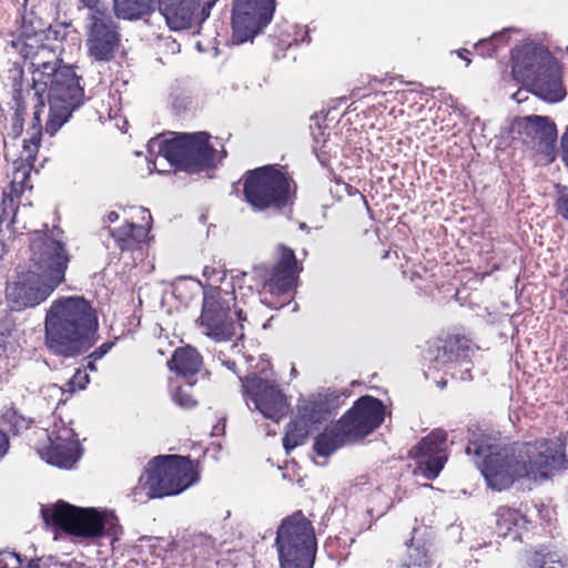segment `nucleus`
<instances>
[{
    "label": "nucleus",
    "instance_id": "f3484780",
    "mask_svg": "<svg viewBox=\"0 0 568 568\" xmlns=\"http://www.w3.org/2000/svg\"><path fill=\"white\" fill-rule=\"evenodd\" d=\"M447 436L442 429L433 430L412 452L417 459L418 469L428 478L434 479L443 469L446 460Z\"/></svg>",
    "mask_w": 568,
    "mask_h": 568
},
{
    "label": "nucleus",
    "instance_id": "7ed1b4c3",
    "mask_svg": "<svg viewBox=\"0 0 568 568\" xmlns=\"http://www.w3.org/2000/svg\"><path fill=\"white\" fill-rule=\"evenodd\" d=\"M28 264L7 286V302L14 311L34 307L44 302L64 281L70 261L61 240L36 231L30 237Z\"/></svg>",
    "mask_w": 568,
    "mask_h": 568
},
{
    "label": "nucleus",
    "instance_id": "c03bdc74",
    "mask_svg": "<svg viewBox=\"0 0 568 568\" xmlns=\"http://www.w3.org/2000/svg\"><path fill=\"white\" fill-rule=\"evenodd\" d=\"M217 0H209L206 1L202 7H205L206 10L210 12L211 8L214 6V3L216 2Z\"/></svg>",
    "mask_w": 568,
    "mask_h": 568
},
{
    "label": "nucleus",
    "instance_id": "1a4fd4ad",
    "mask_svg": "<svg viewBox=\"0 0 568 568\" xmlns=\"http://www.w3.org/2000/svg\"><path fill=\"white\" fill-rule=\"evenodd\" d=\"M276 544L282 568H313L315 537L310 523L301 515L280 526Z\"/></svg>",
    "mask_w": 568,
    "mask_h": 568
},
{
    "label": "nucleus",
    "instance_id": "2f4dec72",
    "mask_svg": "<svg viewBox=\"0 0 568 568\" xmlns=\"http://www.w3.org/2000/svg\"><path fill=\"white\" fill-rule=\"evenodd\" d=\"M17 329L13 327V324L10 321L1 324L0 327V346H3L6 349H13L17 344Z\"/></svg>",
    "mask_w": 568,
    "mask_h": 568
},
{
    "label": "nucleus",
    "instance_id": "79ce46f5",
    "mask_svg": "<svg viewBox=\"0 0 568 568\" xmlns=\"http://www.w3.org/2000/svg\"><path fill=\"white\" fill-rule=\"evenodd\" d=\"M468 51L466 49H462V50H458L457 51V54L460 59H464L466 61V64L469 65L470 63V59H468L465 53H467Z\"/></svg>",
    "mask_w": 568,
    "mask_h": 568
},
{
    "label": "nucleus",
    "instance_id": "423d86ee",
    "mask_svg": "<svg viewBox=\"0 0 568 568\" xmlns=\"http://www.w3.org/2000/svg\"><path fill=\"white\" fill-rule=\"evenodd\" d=\"M148 153L155 156L154 161L149 160L153 165L149 168L150 171L160 173L166 171V165L185 171L202 170L212 165L217 158V152L209 142L205 132L185 133L172 140L151 139Z\"/></svg>",
    "mask_w": 568,
    "mask_h": 568
},
{
    "label": "nucleus",
    "instance_id": "a18cd8bd",
    "mask_svg": "<svg viewBox=\"0 0 568 568\" xmlns=\"http://www.w3.org/2000/svg\"><path fill=\"white\" fill-rule=\"evenodd\" d=\"M38 567V562L34 561V560H30L29 564H28V568H37Z\"/></svg>",
    "mask_w": 568,
    "mask_h": 568
},
{
    "label": "nucleus",
    "instance_id": "de8ad7c7",
    "mask_svg": "<svg viewBox=\"0 0 568 568\" xmlns=\"http://www.w3.org/2000/svg\"><path fill=\"white\" fill-rule=\"evenodd\" d=\"M18 214H19V213H16V214H14V216H13V221H12L13 223H16V222L18 221Z\"/></svg>",
    "mask_w": 568,
    "mask_h": 568
},
{
    "label": "nucleus",
    "instance_id": "8fccbe9b",
    "mask_svg": "<svg viewBox=\"0 0 568 568\" xmlns=\"http://www.w3.org/2000/svg\"><path fill=\"white\" fill-rule=\"evenodd\" d=\"M89 367H90L91 369H94V366H93V364H92V363H90V364H89Z\"/></svg>",
    "mask_w": 568,
    "mask_h": 568
},
{
    "label": "nucleus",
    "instance_id": "4c0bfd02",
    "mask_svg": "<svg viewBox=\"0 0 568 568\" xmlns=\"http://www.w3.org/2000/svg\"><path fill=\"white\" fill-rule=\"evenodd\" d=\"M561 148H562V160L565 161L566 165L568 166V129L564 133L561 138Z\"/></svg>",
    "mask_w": 568,
    "mask_h": 568
},
{
    "label": "nucleus",
    "instance_id": "6ab92c4d",
    "mask_svg": "<svg viewBox=\"0 0 568 568\" xmlns=\"http://www.w3.org/2000/svg\"><path fill=\"white\" fill-rule=\"evenodd\" d=\"M554 61L542 45L527 42L517 47L513 54V73L516 79L527 83Z\"/></svg>",
    "mask_w": 568,
    "mask_h": 568
},
{
    "label": "nucleus",
    "instance_id": "20e7f679",
    "mask_svg": "<svg viewBox=\"0 0 568 568\" xmlns=\"http://www.w3.org/2000/svg\"><path fill=\"white\" fill-rule=\"evenodd\" d=\"M97 328L95 313L84 297H59L45 313L44 344L54 354L73 357L94 344Z\"/></svg>",
    "mask_w": 568,
    "mask_h": 568
},
{
    "label": "nucleus",
    "instance_id": "f03ea898",
    "mask_svg": "<svg viewBox=\"0 0 568 568\" xmlns=\"http://www.w3.org/2000/svg\"><path fill=\"white\" fill-rule=\"evenodd\" d=\"M466 453L480 458L476 464L495 490L506 489L520 479H547L564 457L558 442L542 439L506 446L484 434L469 440Z\"/></svg>",
    "mask_w": 568,
    "mask_h": 568
},
{
    "label": "nucleus",
    "instance_id": "b1692460",
    "mask_svg": "<svg viewBox=\"0 0 568 568\" xmlns=\"http://www.w3.org/2000/svg\"><path fill=\"white\" fill-rule=\"evenodd\" d=\"M154 0H113L114 12L118 18L126 20L140 19L148 14Z\"/></svg>",
    "mask_w": 568,
    "mask_h": 568
},
{
    "label": "nucleus",
    "instance_id": "37998d69",
    "mask_svg": "<svg viewBox=\"0 0 568 568\" xmlns=\"http://www.w3.org/2000/svg\"><path fill=\"white\" fill-rule=\"evenodd\" d=\"M82 3H84L88 9H92V7L97 6L99 3V0H80Z\"/></svg>",
    "mask_w": 568,
    "mask_h": 568
},
{
    "label": "nucleus",
    "instance_id": "393cba45",
    "mask_svg": "<svg viewBox=\"0 0 568 568\" xmlns=\"http://www.w3.org/2000/svg\"><path fill=\"white\" fill-rule=\"evenodd\" d=\"M347 439L342 430L338 429V424L329 432L320 435L315 442V450L318 455L328 456L337 448L343 446Z\"/></svg>",
    "mask_w": 568,
    "mask_h": 568
},
{
    "label": "nucleus",
    "instance_id": "e433bc0d",
    "mask_svg": "<svg viewBox=\"0 0 568 568\" xmlns=\"http://www.w3.org/2000/svg\"><path fill=\"white\" fill-rule=\"evenodd\" d=\"M8 448H9V439L6 435V433H3L0 429V459L7 454Z\"/></svg>",
    "mask_w": 568,
    "mask_h": 568
},
{
    "label": "nucleus",
    "instance_id": "49530a36",
    "mask_svg": "<svg viewBox=\"0 0 568 568\" xmlns=\"http://www.w3.org/2000/svg\"><path fill=\"white\" fill-rule=\"evenodd\" d=\"M519 94H520V91L516 92V93L513 95V98H514L515 100H517L518 102H520V101H521V99L519 98Z\"/></svg>",
    "mask_w": 568,
    "mask_h": 568
},
{
    "label": "nucleus",
    "instance_id": "9d476101",
    "mask_svg": "<svg viewBox=\"0 0 568 568\" xmlns=\"http://www.w3.org/2000/svg\"><path fill=\"white\" fill-rule=\"evenodd\" d=\"M290 180L274 166L252 171L245 179L244 195L255 210L283 205L290 199Z\"/></svg>",
    "mask_w": 568,
    "mask_h": 568
},
{
    "label": "nucleus",
    "instance_id": "dca6fc26",
    "mask_svg": "<svg viewBox=\"0 0 568 568\" xmlns=\"http://www.w3.org/2000/svg\"><path fill=\"white\" fill-rule=\"evenodd\" d=\"M298 272L294 252L287 247H281L277 264L272 268H261L258 276L265 292L283 295L294 287Z\"/></svg>",
    "mask_w": 568,
    "mask_h": 568
},
{
    "label": "nucleus",
    "instance_id": "412c9836",
    "mask_svg": "<svg viewBox=\"0 0 568 568\" xmlns=\"http://www.w3.org/2000/svg\"><path fill=\"white\" fill-rule=\"evenodd\" d=\"M138 211L141 214V219L145 222L144 224L126 223L112 234L119 247L123 251L138 247L146 239L150 231L151 214L142 207Z\"/></svg>",
    "mask_w": 568,
    "mask_h": 568
},
{
    "label": "nucleus",
    "instance_id": "7c9ffc66",
    "mask_svg": "<svg viewBox=\"0 0 568 568\" xmlns=\"http://www.w3.org/2000/svg\"><path fill=\"white\" fill-rule=\"evenodd\" d=\"M531 568H565L564 564L555 554L536 552L531 558Z\"/></svg>",
    "mask_w": 568,
    "mask_h": 568
},
{
    "label": "nucleus",
    "instance_id": "f8f14e48",
    "mask_svg": "<svg viewBox=\"0 0 568 568\" xmlns=\"http://www.w3.org/2000/svg\"><path fill=\"white\" fill-rule=\"evenodd\" d=\"M275 9L274 0H235L233 3V42L252 40L266 27Z\"/></svg>",
    "mask_w": 568,
    "mask_h": 568
},
{
    "label": "nucleus",
    "instance_id": "c9c22d12",
    "mask_svg": "<svg viewBox=\"0 0 568 568\" xmlns=\"http://www.w3.org/2000/svg\"><path fill=\"white\" fill-rule=\"evenodd\" d=\"M89 383V376L81 371H77V373L73 375L72 379L69 382V386L71 387V390H74L75 386L79 389L84 388V386Z\"/></svg>",
    "mask_w": 568,
    "mask_h": 568
},
{
    "label": "nucleus",
    "instance_id": "c85d7f7f",
    "mask_svg": "<svg viewBox=\"0 0 568 568\" xmlns=\"http://www.w3.org/2000/svg\"><path fill=\"white\" fill-rule=\"evenodd\" d=\"M520 520V515L514 509L501 508L497 511L496 523L500 535L507 536L511 534Z\"/></svg>",
    "mask_w": 568,
    "mask_h": 568
},
{
    "label": "nucleus",
    "instance_id": "473e14b6",
    "mask_svg": "<svg viewBox=\"0 0 568 568\" xmlns=\"http://www.w3.org/2000/svg\"><path fill=\"white\" fill-rule=\"evenodd\" d=\"M0 568H22V559L16 552L1 551Z\"/></svg>",
    "mask_w": 568,
    "mask_h": 568
},
{
    "label": "nucleus",
    "instance_id": "58836bf2",
    "mask_svg": "<svg viewBox=\"0 0 568 568\" xmlns=\"http://www.w3.org/2000/svg\"><path fill=\"white\" fill-rule=\"evenodd\" d=\"M47 389H48V392L50 393L51 396L59 397V399H58L59 402L64 400L62 398V396L64 395V390H63L62 387H59L57 385H51Z\"/></svg>",
    "mask_w": 568,
    "mask_h": 568
},
{
    "label": "nucleus",
    "instance_id": "0eeeda50",
    "mask_svg": "<svg viewBox=\"0 0 568 568\" xmlns=\"http://www.w3.org/2000/svg\"><path fill=\"white\" fill-rule=\"evenodd\" d=\"M41 514L48 525L84 540L102 536L118 538L121 532L118 518L109 510L77 507L60 500L53 505L43 506Z\"/></svg>",
    "mask_w": 568,
    "mask_h": 568
},
{
    "label": "nucleus",
    "instance_id": "ea45409f",
    "mask_svg": "<svg viewBox=\"0 0 568 568\" xmlns=\"http://www.w3.org/2000/svg\"><path fill=\"white\" fill-rule=\"evenodd\" d=\"M13 130H14L16 136H18L20 134V132L22 131V121L18 114H16V116H14Z\"/></svg>",
    "mask_w": 568,
    "mask_h": 568
},
{
    "label": "nucleus",
    "instance_id": "bb28decb",
    "mask_svg": "<svg viewBox=\"0 0 568 568\" xmlns=\"http://www.w3.org/2000/svg\"><path fill=\"white\" fill-rule=\"evenodd\" d=\"M300 416L302 422H306L308 425H315L325 419L327 415L326 404L320 399H308L298 407Z\"/></svg>",
    "mask_w": 568,
    "mask_h": 568
},
{
    "label": "nucleus",
    "instance_id": "9b49d317",
    "mask_svg": "<svg viewBox=\"0 0 568 568\" xmlns=\"http://www.w3.org/2000/svg\"><path fill=\"white\" fill-rule=\"evenodd\" d=\"M243 394L248 408L260 412L264 417L278 422L288 410V403L278 388V386L270 379L268 375L264 377L256 374L247 375L242 379Z\"/></svg>",
    "mask_w": 568,
    "mask_h": 568
},
{
    "label": "nucleus",
    "instance_id": "a211bd4d",
    "mask_svg": "<svg viewBox=\"0 0 568 568\" xmlns=\"http://www.w3.org/2000/svg\"><path fill=\"white\" fill-rule=\"evenodd\" d=\"M201 0H178L159 2V11L173 31L196 29L207 19L210 12L201 7Z\"/></svg>",
    "mask_w": 568,
    "mask_h": 568
},
{
    "label": "nucleus",
    "instance_id": "a878e982",
    "mask_svg": "<svg viewBox=\"0 0 568 568\" xmlns=\"http://www.w3.org/2000/svg\"><path fill=\"white\" fill-rule=\"evenodd\" d=\"M311 427L306 422L303 423L301 417L288 425V429L283 438V446L286 453L304 443Z\"/></svg>",
    "mask_w": 568,
    "mask_h": 568
},
{
    "label": "nucleus",
    "instance_id": "4468645a",
    "mask_svg": "<svg viewBox=\"0 0 568 568\" xmlns=\"http://www.w3.org/2000/svg\"><path fill=\"white\" fill-rule=\"evenodd\" d=\"M48 445L39 448L47 463L60 468H71L80 457L79 443L74 430L63 420H55L48 433Z\"/></svg>",
    "mask_w": 568,
    "mask_h": 568
},
{
    "label": "nucleus",
    "instance_id": "3c124183",
    "mask_svg": "<svg viewBox=\"0 0 568 568\" xmlns=\"http://www.w3.org/2000/svg\"><path fill=\"white\" fill-rule=\"evenodd\" d=\"M9 43H11V41ZM9 47L13 49L10 44H8V47H6V50H9Z\"/></svg>",
    "mask_w": 568,
    "mask_h": 568
},
{
    "label": "nucleus",
    "instance_id": "ddd939ff",
    "mask_svg": "<svg viewBox=\"0 0 568 568\" xmlns=\"http://www.w3.org/2000/svg\"><path fill=\"white\" fill-rule=\"evenodd\" d=\"M385 417V406L371 396L361 397L338 422V429L347 439L362 438L379 427Z\"/></svg>",
    "mask_w": 568,
    "mask_h": 568
},
{
    "label": "nucleus",
    "instance_id": "a19ab883",
    "mask_svg": "<svg viewBox=\"0 0 568 568\" xmlns=\"http://www.w3.org/2000/svg\"><path fill=\"white\" fill-rule=\"evenodd\" d=\"M119 220V214L114 211L110 212L105 216V222L108 223H114Z\"/></svg>",
    "mask_w": 568,
    "mask_h": 568
},
{
    "label": "nucleus",
    "instance_id": "c756f323",
    "mask_svg": "<svg viewBox=\"0 0 568 568\" xmlns=\"http://www.w3.org/2000/svg\"><path fill=\"white\" fill-rule=\"evenodd\" d=\"M40 131L37 130L29 140H23L22 151L17 162L21 165L32 166L40 143Z\"/></svg>",
    "mask_w": 568,
    "mask_h": 568
},
{
    "label": "nucleus",
    "instance_id": "5701e85b",
    "mask_svg": "<svg viewBox=\"0 0 568 568\" xmlns=\"http://www.w3.org/2000/svg\"><path fill=\"white\" fill-rule=\"evenodd\" d=\"M169 366L172 371L186 378L200 371L202 358L195 348L186 346L174 352Z\"/></svg>",
    "mask_w": 568,
    "mask_h": 568
},
{
    "label": "nucleus",
    "instance_id": "4be33fe9",
    "mask_svg": "<svg viewBox=\"0 0 568 568\" xmlns=\"http://www.w3.org/2000/svg\"><path fill=\"white\" fill-rule=\"evenodd\" d=\"M516 124L521 133L531 139H537L546 145L555 141L557 130L547 116L529 115L517 119Z\"/></svg>",
    "mask_w": 568,
    "mask_h": 568
},
{
    "label": "nucleus",
    "instance_id": "aec40b11",
    "mask_svg": "<svg viewBox=\"0 0 568 568\" xmlns=\"http://www.w3.org/2000/svg\"><path fill=\"white\" fill-rule=\"evenodd\" d=\"M528 83L532 84L537 95L548 102H557L565 97L561 72L557 61L548 64L547 69L542 70Z\"/></svg>",
    "mask_w": 568,
    "mask_h": 568
},
{
    "label": "nucleus",
    "instance_id": "6e6552de",
    "mask_svg": "<svg viewBox=\"0 0 568 568\" xmlns=\"http://www.w3.org/2000/svg\"><path fill=\"white\" fill-rule=\"evenodd\" d=\"M199 480L194 463L182 456H158L140 477L150 498L178 495Z\"/></svg>",
    "mask_w": 568,
    "mask_h": 568
},
{
    "label": "nucleus",
    "instance_id": "72a5a7b5",
    "mask_svg": "<svg viewBox=\"0 0 568 568\" xmlns=\"http://www.w3.org/2000/svg\"><path fill=\"white\" fill-rule=\"evenodd\" d=\"M557 212L566 220H568V189L558 186L557 187Z\"/></svg>",
    "mask_w": 568,
    "mask_h": 568
},
{
    "label": "nucleus",
    "instance_id": "09e8293b",
    "mask_svg": "<svg viewBox=\"0 0 568 568\" xmlns=\"http://www.w3.org/2000/svg\"><path fill=\"white\" fill-rule=\"evenodd\" d=\"M3 252H4V247L2 246L1 251H0V257L2 256Z\"/></svg>",
    "mask_w": 568,
    "mask_h": 568
},
{
    "label": "nucleus",
    "instance_id": "f704fd0d",
    "mask_svg": "<svg viewBox=\"0 0 568 568\" xmlns=\"http://www.w3.org/2000/svg\"><path fill=\"white\" fill-rule=\"evenodd\" d=\"M173 399L179 406L183 408H190L195 405L193 395L187 390L182 389V387H178V389L173 393Z\"/></svg>",
    "mask_w": 568,
    "mask_h": 568
},
{
    "label": "nucleus",
    "instance_id": "cd10ccee",
    "mask_svg": "<svg viewBox=\"0 0 568 568\" xmlns=\"http://www.w3.org/2000/svg\"><path fill=\"white\" fill-rule=\"evenodd\" d=\"M203 276L206 282L204 291H211L212 288L217 291H224V288L235 291L232 281H227L226 273L220 268L207 265L203 268Z\"/></svg>",
    "mask_w": 568,
    "mask_h": 568
},
{
    "label": "nucleus",
    "instance_id": "2eb2a0df",
    "mask_svg": "<svg viewBox=\"0 0 568 568\" xmlns=\"http://www.w3.org/2000/svg\"><path fill=\"white\" fill-rule=\"evenodd\" d=\"M89 11L91 20L87 41L89 52L95 60H109L119 42L115 27L105 10L99 7V3Z\"/></svg>",
    "mask_w": 568,
    "mask_h": 568
},
{
    "label": "nucleus",
    "instance_id": "f257e3e1",
    "mask_svg": "<svg viewBox=\"0 0 568 568\" xmlns=\"http://www.w3.org/2000/svg\"><path fill=\"white\" fill-rule=\"evenodd\" d=\"M50 39L47 24L32 12L22 17L16 39L10 45L29 61L34 95V120L40 123V115L49 103L45 132L50 135L68 121L71 112L83 102V89L70 67H58L60 61L58 48Z\"/></svg>",
    "mask_w": 568,
    "mask_h": 568
},
{
    "label": "nucleus",
    "instance_id": "39448f33",
    "mask_svg": "<svg viewBox=\"0 0 568 568\" xmlns=\"http://www.w3.org/2000/svg\"><path fill=\"white\" fill-rule=\"evenodd\" d=\"M263 302L252 287H240L239 292L224 288L204 291L199 325L202 333L214 341H227L237 335L246 321L248 311Z\"/></svg>",
    "mask_w": 568,
    "mask_h": 568
}]
</instances>
